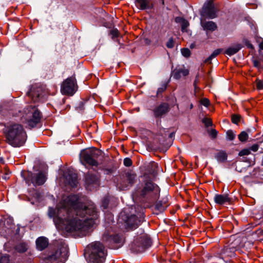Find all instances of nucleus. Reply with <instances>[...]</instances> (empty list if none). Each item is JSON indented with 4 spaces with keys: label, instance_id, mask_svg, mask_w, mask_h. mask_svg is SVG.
<instances>
[{
    "label": "nucleus",
    "instance_id": "nucleus-28",
    "mask_svg": "<svg viewBox=\"0 0 263 263\" xmlns=\"http://www.w3.org/2000/svg\"><path fill=\"white\" fill-rule=\"evenodd\" d=\"M167 88V84L164 83L161 84V86L158 89L157 92V95L159 96L160 94H161L163 92H164Z\"/></svg>",
    "mask_w": 263,
    "mask_h": 263
},
{
    "label": "nucleus",
    "instance_id": "nucleus-2",
    "mask_svg": "<svg viewBox=\"0 0 263 263\" xmlns=\"http://www.w3.org/2000/svg\"><path fill=\"white\" fill-rule=\"evenodd\" d=\"M160 189L159 186L151 180H146L139 184L132 196L134 200L153 204L159 198Z\"/></svg>",
    "mask_w": 263,
    "mask_h": 263
},
{
    "label": "nucleus",
    "instance_id": "nucleus-35",
    "mask_svg": "<svg viewBox=\"0 0 263 263\" xmlns=\"http://www.w3.org/2000/svg\"><path fill=\"white\" fill-rule=\"evenodd\" d=\"M251 153L250 149L249 148L243 149L239 153V156H243L245 155H248Z\"/></svg>",
    "mask_w": 263,
    "mask_h": 263
},
{
    "label": "nucleus",
    "instance_id": "nucleus-32",
    "mask_svg": "<svg viewBox=\"0 0 263 263\" xmlns=\"http://www.w3.org/2000/svg\"><path fill=\"white\" fill-rule=\"evenodd\" d=\"M256 88L258 90H262L263 89V81L257 79L255 81Z\"/></svg>",
    "mask_w": 263,
    "mask_h": 263
},
{
    "label": "nucleus",
    "instance_id": "nucleus-6",
    "mask_svg": "<svg viewBox=\"0 0 263 263\" xmlns=\"http://www.w3.org/2000/svg\"><path fill=\"white\" fill-rule=\"evenodd\" d=\"M101 154V152L97 148L85 149L80 154V160L83 164L97 166L99 164L98 159Z\"/></svg>",
    "mask_w": 263,
    "mask_h": 263
},
{
    "label": "nucleus",
    "instance_id": "nucleus-52",
    "mask_svg": "<svg viewBox=\"0 0 263 263\" xmlns=\"http://www.w3.org/2000/svg\"><path fill=\"white\" fill-rule=\"evenodd\" d=\"M260 235L263 236V230L260 231Z\"/></svg>",
    "mask_w": 263,
    "mask_h": 263
},
{
    "label": "nucleus",
    "instance_id": "nucleus-21",
    "mask_svg": "<svg viewBox=\"0 0 263 263\" xmlns=\"http://www.w3.org/2000/svg\"><path fill=\"white\" fill-rule=\"evenodd\" d=\"M77 179V174L70 171L68 172V174L66 176V180L67 183L73 187L77 185L78 183Z\"/></svg>",
    "mask_w": 263,
    "mask_h": 263
},
{
    "label": "nucleus",
    "instance_id": "nucleus-5",
    "mask_svg": "<svg viewBox=\"0 0 263 263\" xmlns=\"http://www.w3.org/2000/svg\"><path fill=\"white\" fill-rule=\"evenodd\" d=\"M42 117L41 112L35 106L29 105L24 109L22 120L27 124L29 128H32L40 123Z\"/></svg>",
    "mask_w": 263,
    "mask_h": 263
},
{
    "label": "nucleus",
    "instance_id": "nucleus-40",
    "mask_svg": "<svg viewBox=\"0 0 263 263\" xmlns=\"http://www.w3.org/2000/svg\"><path fill=\"white\" fill-rule=\"evenodd\" d=\"M253 65L258 69H262V66H261L260 62L257 60H253Z\"/></svg>",
    "mask_w": 263,
    "mask_h": 263
},
{
    "label": "nucleus",
    "instance_id": "nucleus-12",
    "mask_svg": "<svg viewBox=\"0 0 263 263\" xmlns=\"http://www.w3.org/2000/svg\"><path fill=\"white\" fill-rule=\"evenodd\" d=\"M136 176L135 174L126 173L121 181L118 182V186L120 190H125L131 186L135 182Z\"/></svg>",
    "mask_w": 263,
    "mask_h": 263
},
{
    "label": "nucleus",
    "instance_id": "nucleus-47",
    "mask_svg": "<svg viewBox=\"0 0 263 263\" xmlns=\"http://www.w3.org/2000/svg\"><path fill=\"white\" fill-rule=\"evenodd\" d=\"M214 58V57H212V55L211 54L207 59H206L204 62L205 63H211L212 60Z\"/></svg>",
    "mask_w": 263,
    "mask_h": 263
},
{
    "label": "nucleus",
    "instance_id": "nucleus-15",
    "mask_svg": "<svg viewBox=\"0 0 263 263\" xmlns=\"http://www.w3.org/2000/svg\"><path fill=\"white\" fill-rule=\"evenodd\" d=\"M85 184L88 190H91L92 187H96L98 186V178L96 175L88 173L86 175Z\"/></svg>",
    "mask_w": 263,
    "mask_h": 263
},
{
    "label": "nucleus",
    "instance_id": "nucleus-10",
    "mask_svg": "<svg viewBox=\"0 0 263 263\" xmlns=\"http://www.w3.org/2000/svg\"><path fill=\"white\" fill-rule=\"evenodd\" d=\"M218 11L214 6L213 0H208L202 7L201 15L203 17L213 19L217 17Z\"/></svg>",
    "mask_w": 263,
    "mask_h": 263
},
{
    "label": "nucleus",
    "instance_id": "nucleus-17",
    "mask_svg": "<svg viewBox=\"0 0 263 263\" xmlns=\"http://www.w3.org/2000/svg\"><path fill=\"white\" fill-rule=\"evenodd\" d=\"M189 71L184 66L177 67L173 71L172 76L175 79L179 80L182 77L189 74Z\"/></svg>",
    "mask_w": 263,
    "mask_h": 263
},
{
    "label": "nucleus",
    "instance_id": "nucleus-19",
    "mask_svg": "<svg viewBox=\"0 0 263 263\" xmlns=\"http://www.w3.org/2000/svg\"><path fill=\"white\" fill-rule=\"evenodd\" d=\"M214 200L216 204L222 205L230 202V198L228 194H216Z\"/></svg>",
    "mask_w": 263,
    "mask_h": 263
},
{
    "label": "nucleus",
    "instance_id": "nucleus-13",
    "mask_svg": "<svg viewBox=\"0 0 263 263\" xmlns=\"http://www.w3.org/2000/svg\"><path fill=\"white\" fill-rule=\"evenodd\" d=\"M144 219L143 213L140 214L139 217L135 215H132L127 218L126 223L132 229H136L144 221Z\"/></svg>",
    "mask_w": 263,
    "mask_h": 263
},
{
    "label": "nucleus",
    "instance_id": "nucleus-33",
    "mask_svg": "<svg viewBox=\"0 0 263 263\" xmlns=\"http://www.w3.org/2000/svg\"><path fill=\"white\" fill-rule=\"evenodd\" d=\"M112 39L116 38L119 35V32L117 29H114L110 31Z\"/></svg>",
    "mask_w": 263,
    "mask_h": 263
},
{
    "label": "nucleus",
    "instance_id": "nucleus-38",
    "mask_svg": "<svg viewBox=\"0 0 263 263\" xmlns=\"http://www.w3.org/2000/svg\"><path fill=\"white\" fill-rule=\"evenodd\" d=\"M123 163L126 166H130L133 163L132 160L129 158H125Z\"/></svg>",
    "mask_w": 263,
    "mask_h": 263
},
{
    "label": "nucleus",
    "instance_id": "nucleus-45",
    "mask_svg": "<svg viewBox=\"0 0 263 263\" xmlns=\"http://www.w3.org/2000/svg\"><path fill=\"white\" fill-rule=\"evenodd\" d=\"M188 25H189L188 22L186 21L183 20V21L182 22V25H181L182 30H185L186 28H187V27L188 26Z\"/></svg>",
    "mask_w": 263,
    "mask_h": 263
},
{
    "label": "nucleus",
    "instance_id": "nucleus-48",
    "mask_svg": "<svg viewBox=\"0 0 263 263\" xmlns=\"http://www.w3.org/2000/svg\"><path fill=\"white\" fill-rule=\"evenodd\" d=\"M197 80L196 79L194 82V83L195 91H197L198 89H199V88L198 87H197Z\"/></svg>",
    "mask_w": 263,
    "mask_h": 263
},
{
    "label": "nucleus",
    "instance_id": "nucleus-54",
    "mask_svg": "<svg viewBox=\"0 0 263 263\" xmlns=\"http://www.w3.org/2000/svg\"><path fill=\"white\" fill-rule=\"evenodd\" d=\"M193 104H191L190 108H193Z\"/></svg>",
    "mask_w": 263,
    "mask_h": 263
},
{
    "label": "nucleus",
    "instance_id": "nucleus-44",
    "mask_svg": "<svg viewBox=\"0 0 263 263\" xmlns=\"http://www.w3.org/2000/svg\"><path fill=\"white\" fill-rule=\"evenodd\" d=\"M108 199L107 198H104L102 201V206H103V209H105L108 207Z\"/></svg>",
    "mask_w": 263,
    "mask_h": 263
},
{
    "label": "nucleus",
    "instance_id": "nucleus-41",
    "mask_svg": "<svg viewBox=\"0 0 263 263\" xmlns=\"http://www.w3.org/2000/svg\"><path fill=\"white\" fill-rule=\"evenodd\" d=\"M200 103L203 106L208 107L210 104V101L207 98H203L201 100Z\"/></svg>",
    "mask_w": 263,
    "mask_h": 263
},
{
    "label": "nucleus",
    "instance_id": "nucleus-22",
    "mask_svg": "<svg viewBox=\"0 0 263 263\" xmlns=\"http://www.w3.org/2000/svg\"><path fill=\"white\" fill-rule=\"evenodd\" d=\"M201 24L204 30L214 31L216 30L217 28L216 23L212 21L205 22L201 20Z\"/></svg>",
    "mask_w": 263,
    "mask_h": 263
},
{
    "label": "nucleus",
    "instance_id": "nucleus-39",
    "mask_svg": "<svg viewBox=\"0 0 263 263\" xmlns=\"http://www.w3.org/2000/svg\"><path fill=\"white\" fill-rule=\"evenodd\" d=\"M166 47L168 48H172L174 46V40L172 37L170 38L166 43Z\"/></svg>",
    "mask_w": 263,
    "mask_h": 263
},
{
    "label": "nucleus",
    "instance_id": "nucleus-25",
    "mask_svg": "<svg viewBox=\"0 0 263 263\" xmlns=\"http://www.w3.org/2000/svg\"><path fill=\"white\" fill-rule=\"evenodd\" d=\"M28 249V246L25 242H20L15 246V250L19 253H24Z\"/></svg>",
    "mask_w": 263,
    "mask_h": 263
},
{
    "label": "nucleus",
    "instance_id": "nucleus-50",
    "mask_svg": "<svg viewBox=\"0 0 263 263\" xmlns=\"http://www.w3.org/2000/svg\"><path fill=\"white\" fill-rule=\"evenodd\" d=\"M259 47L263 50V41L259 44Z\"/></svg>",
    "mask_w": 263,
    "mask_h": 263
},
{
    "label": "nucleus",
    "instance_id": "nucleus-4",
    "mask_svg": "<svg viewBox=\"0 0 263 263\" xmlns=\"http://www.w3.org/2000/svg\"><path fill=\"white\" fill-rule=\"evenodd\" d=\"M107 254V250L100 241L91 242L85 250V258L88 263H103Z\"/></svg>",
    "mask_w": 263,
    "mask_h": 263
},
{
    "label": "nucleus",
    "instance_id": "nucleus-42",
    "mask_svg": "<svg viewBox=\"0 0 263 263\" xmlns=\"http://www.w3.org/2000/svg\"><path fill=\"white\" fill-rule=\"evenodd\" d=\"M217 133V132L215 129H213L209 132V135L211 138L214 139L216 137Z\"/></svg>",
    "mask_w": 263,
    "mask_h": 263
},
{
    "label": "nucleus",
    "instance_id": "nucleus-11",
    "mask_svg": "<svg viewBox=\"0 0 263 263\" xmlns=\"http://www.w3.org/2000/svg\"><path fill=\"white\" fill-rule=\"evenodd\" d=\"M46 92L43 87L36 85L32 86L30 91L27 93L28 97L33 102L40 101L45 95Z\"/></svg>",
    "mask_w": 263,
    "mask_h": 263
},
{
    "label": "nucleus",
    "instance_id": "nucleus-36",
    "mask_svg": "<svg viewBox=\"0 0 263 263\" xmlns=\"http://www.w3.org/2000/svg\"><path fill=\"white\" fill-rule=\"evenodd\" d=\"M231 120H232V122L233 123L237 124L240 121V116L239 115H233L232 116Z\"/></svg>",
    "mask_w": 263,
    "mask_h": 263
},
{
    "label": "nucleus",
    "instance_id": "nucleus-30",
    "mask_svg": "<svg viewBox=\"0 0 263 263\" xmlns=\"http://www.w3.org/2000/svg\"><path fill=\"white\" fill-rule=\"evenodd\" d=\"M227 138L229 140H233L235 138V134L232 130H229L226 133Z\"/></svg>",
    "mask_w": 263,
    "mask_h": 263
},
{
    "label": "nucleus",
    "instance_id": "nucleus-1",
    "mask_svg": "<svg viewBox=\"0 0 263 263\" xmlns=\"http://www.w3.org/2000/svg\"><path fill=\"white\" fill-rule=\"evenodd\" d=\"M98 212L93 203L84 205L76 195H69L54 209L49 208L48 216L52 218L56 227L68 232L85 235L88 230L99 222Z\"/></svg>",
    "mask_w": 263,
    "mask_h": 263
},
{
    "label": "nucleus",
    "instance_id": "nucleus-24",
    "mask_svg": "<svg viewBox=\"0 0 263 263\" xmlns=\"http://www.w3.org/2000/svg\"><path fill=\"white\" fill-rule=\"evenodd\" d=\"M241 48L239 44L228 48L225 51V53L228 55L231 56L237 53Z\"/></svg>",
    "mask_w": 263,
    "mask_h": 263
},
{
    "label": "nucleus",
    "instance_id": "nucleus-20",
    "mask_svg": "<svg viewBox=\"0 0 263 263\" xmlns=\"http://www.w3.org/2000/svg\"><path fill=\"white\" fill-rule=\"evenodd\" d=\"M36 249L39 251L45 249L49 245L48 240L45 237H39L35 241Z\"/></svg>",
    "mask_w": 263,
    "mask_h": 263
},
{
    "label": "nucleus",
    "instance_id": "nucleus-43",
    "mask_svg": "<svg viewBox=\"0 0 263 263\" xmlns=\"http://www.w3.org/2000/svg\"><path fill=\"white\" fill-rule=\"evenodd\" d=\"M222 50L221 49H217L214 51V52L211 54L212 57L215 58L217 57L220 53L221 52Z\"/></svg>",
    "mask_w": 263,
    "mask_h": 263
},
{
    "label": "nucleus",
    "instance_id": "nucleus-26",
    "mask_svg": "<svg viewBox=\"0 0 263 263\" xmlns=\"http://www.w3.org/2000/svg\"><path fill=\"white\" fill-rule=\"evenodd\" d=\"M215 158L219 162H224L227 159V155L224 151H219L216 154Z\"/></svg>",
    "mask_w": 263,
    "mask_h": 263
},
{
    "label": "nucleus",
    "instance_id": "nucleus-7",
    "mask_svg": "<svg viewBox=\"0 0 263 263\" xmlns=\"http://www.w3.org/2000/svg\"><path fill=\"white\" fill-rule=\"evenodd\" d=\"M67 257V246L61 243L58 249L53 251L51 254L44 258L46 263H64Z\"/></svg>",
    "mask_w": 263,
    "mask_h": 263
},
{
    "label": "nucleus",
    "instance_id": "nucleus-18",
    "mask_svg": "<svg viewBox=\"0 0 263 263\" xmlns=\"http://www.w3.org/2000/svg\"><path fill=\"white\" fill-rule=\"evenodd\" d=\"M235 249L234 247H224L220 253V257L228 261L230 258L235 256Z\"/></svg>",
    "mask_w": 263,
    "mask_h": 263
},
{
    "label": "nucleus",
    "instance_id": "nucleus-16",
    "mask_svg": "<svg viewBox=\"0 0 263 263\" xmlns=\"http://www.w3.org/2000/svg\"><path fill=\"white\" fill-rule=\"evenodd\" d=\"M31 182L34 185H41L43 184L46 180V175L43 172L37 174H31L29 176Z\"/></svg>",
    "mask_w": 263,
    "mask_h": 263
},
{
    "label": "nucleus",
    "instance_id": "nucleus-8",
    "mask_svg": "<svg viewBox=\"0 0 263 263\" xmlns=\"http://www.w3.org/2000/svg\"><path fill=\"white\" fill-rule=\"evenodd\" d=\"M152 245V240L146 233H142L138 236L131 245L132 251L140 253L144 251Z\"/></svg>",
    "mask_w": 263,
    "mask_h": 263
},
{
    "label": "nucleus",
    "instance_id": "nucleus-51",
    "mask_svg": "<svg viewBox=\"0 0 263 263\" xmlns=\"http://www.w3.org/2000/svg\"><path fill=\"white\" fill-rule=\"evenodd\" d=\"M3 178L6 180L7 179V175H5L4 176H3Z\"/></svg>",
    "mask_w": 263,
    "mask_h": 263
},
{
    "label": "nucleus",
    "instance_id": "nucleus-37",
    "mask_svg": "<svg viewBox=\"0 0 263 263\" xmlns=\"http://www.w3.org/2000/svg\"><path fill=\"white\" fill-rule=\"evenodd\" d=\"M202 122L204 124L206 127L212 126V122L210 119L205 118L203 119Z\"/></svg>",
    "mask_w": 263,
    "mask_h": 263
},
{
    "label": "nucleus",
    "instance_id": "nucleus-34",
    "mask_svg": "<svg viewBox=\"0 0 263 263\" xmlns=\"http://www.w3.org/2000/svg\"><path fill=\"white\" fill-rule=\"evenodd\" d=\"M181 53L184 57L188 58L190 56L191 51L188 48H182Z\"/></svg>",
    "mask_w": 263,
    "mask_h": 263
},
{
    "label": "nucleus",
    "instance_id": "nucleus-31",
    "mask_svg": "<svg viewBox=\"0 0 263 263\" xmlns=\"http://www.w3.org/2000/svg\"><path fill=\"white\" fill-rule=\"evenodd\" d=\"M112 240L116 243H121L122 241V239L120 236L118 234L115 235L111 237Z\"/></svg>",
    "mask_w": 263,
    "mask_h": 263
},
{
    "label": "nucleus",
    "instance_id": "nucleus-9",
    "mask_svg": "<svg viewBox=\"0 0 263 263\" xmlns=\"http://www.w3.org/2000/svg\"><path fill=\"white\" fill-rule=\"evenodd\" d=\"M77 82L74 78H68L61 85V91L63 95L72 96L77 91Z\"/></svg>",
    "mask_w": 263,
    "mask_h": 263
},
{
    "label": "nucleus",
    "instance_id": "nucleus-29",
    "mask_svg": "<svg viewBox=\"0 0 263 263\" xmlns=\"http://www.w3.org/2000/svg\"><path fill=\"white\" fill-rule=\"evenodd\" d=\"M0 263H13L10 261L9 256L8 255H4L0 258Z\"/></svg>",
    "mask_w": 263,
    "mask_h": 263
},
{
    "label": "nucleus",
    "instance_id": "nucleus-3",
    "mask_svg": "<svg viewBox=\"0 0 263 263\" xmlns=\"http://www.w3.org/2000/svg\"><path fill=\"white\" fill-rule=\"evenodd\" d=\"M4 134L6 142L13 147H20L26 142L27 135L21 124L8 123L5 126Z\"/></svg>",
    "mask_w": 263,
    "mask_h": 263
},
{
    "label": "nucleus",
    "instance_id": "nucleus-46",
    "mask_svg": "<svg viewBox=\"0 0 263 263\" xmlns=\"http://www.w3.org/2000/svg\"><path fill=\"white\" fill-rule=\"evenodd\" d=\"M258 148H259V146L257 144H253V145H252L250 147V148L249 149H250V151H252L255 152L258 151Z\"/></svg>",
    "mask_w": 263,
    "mask_h": 263
},
{
    "label": "nucleus",
    "instance_id": "nucleus-23",
    "mask_svg": "<svg viewBox=\"0 0 263 263\" xmlns=\"http://www.w3.org/2000/svg\"><path fill=\"white\" fill-rule=\"evenodd\" d=\"M136 6L140 10H145L150 8L149 3L147 0H137Z\"/></svg>",
    "mask_w": 263,
    "mask_h": 263
},
{
    "label": "nucleus",
    "instance_id": "nucleus-27",
    "mask_svg": "<svg viewBox=\"0 0 263 263\" xmlns=\"http://www.w3.org/2000/svg\"><path fill=\"white\" fill-rule=\"evenodd\" d=\"M248 138V135L245 132H242L238 135V139L241 142H245V141H247Z\"/></svg>",
    "mask_w": 263,
    "mask_h": 263
},
{
    "label": "nucleus",
    "instance_id": "nucleus-14",
    "mask_svg": "<svg viewBox=\"0 0 263 263\" xmlns=\"http://www.w3.org/2000/svg\"><path fill=\"white\" fill-rule=\"evenodd\" d=\"M170 110V105L167 103H161L153 109L154 115L155 118H161L166 114Z\"/></svg>",
    "mask_w": 263,
    "mask_h": 263
},
{
    "label": "nucleus",
    "instance_id": "nucleus-53",
    "mask_svg": "<svg viewBox=\"0 0 263 263\" xmlns=\"http://www.w3.org/2000/svg\"><path fill=\"white\" fill-rule=\"evenodd\" d=\"M173 135V133H171L170 135V137L171 138V137H172Z\"/></svg>",
    "mask_w": 263,
    "mask_h": 263
},
{
    "label": "nucleus",
    "instance_id": "nucleus-49",
    "mask_svg": "<svg viewBox=\"0 0 263 263\" xmlns=\"http://www.w3.org/2000/svg\"><path fill=\"white\" fill-rule=\"evenodd\" d=\"M105 174H109V173H111V170H105Z\"/></svg>",
    "mask_w": 263,
    "mask_h": 263
}]
</instances>
